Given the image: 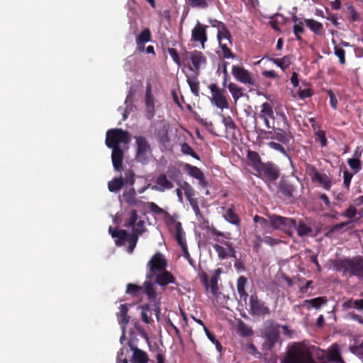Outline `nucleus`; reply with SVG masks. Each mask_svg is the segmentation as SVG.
I'll list each match as a JSON object with an SVG mask.
<instances>
[{"label":"nucleus","instance_id":"obj_30","mask_svg":"<svg viewBox=\"0 0 363 363\" xmlns=\"http://www.w3.org/2000/svg\"><path fill=\"white\" fill-rule=\"evenodd\" d=\"M168 132V126L165 124H163L160 128L155 130L156 138L160 143L166 145L170 141Z\"/></svg>","mask_w":363,"mask_h":363},{"label":"nucleus","instance_id":"obj_7","mask_svg":"<svg viewBox=\"0 0 363 363\" xmlns=\"http://www.w3.org/2000/svg\"><path fill=\"white\" fill-rule=\"evenodd\" d=\"M277 116L281 118L282 128L273 127V131H268V134L272 135V139L277 140L284 145H288L292 139V136L290 133L284 130L285 127L289 126L287 117L284 113H277Z\"/></svg>","mask_w":363,"mask_h":363},{"label":"nucleus","instance_id":"obj_52","mask_svg":"<svg viewBox=\"0 0 363 363\" xmlns=\"http://www.w3.org/2000/svg\"><path fill=\"white\" fill-rule=\"evenodd\" d=\"M347 163L354 173L358 172L362 168L361 161L358 158H350L347 160Z\"/></svg>","mask_w":363,"mask_h":363},{"label":"nucleus","instance_id":"obj_28","mask_svg":"<svg viewBox=\"0 0 363 363\" xmlns=\"http://www.w3.org/2000/svg\"><path fill=\"white\" fill-rule=\"evenodd\" d=\"M247 283V279L245 276H240L237 279V290L240 296V298L245 302L249 296L247 292L245 290V286Z\"/></svg>","mask_w":363,"mask_h":363},{"label":"nucleus","instance_id":"obj_48","mask_svg":"<svg viewBox=\"0 0 363 363\" xmlns=\"http://www.w3.org/2000/svg\"><path fill=\"white\" fill-rule=\"evenodd\" d=\"M303 22H298L297 24H294L293 26L294 33L296 39L298 41H302L301 34L304 33L305 28L303 26Z\"/></svg>","mask_w":363,"mask_h":363},{"label":"nucleus","instance_id":"obj_43","mask_svg":"<svg viewBox=\"0 0 363 363\" xmlns=\"http://www.w3.org/2000/svg\"><path fill=\"white\" fill-rule=\"evenodd\" d=\"M247 159L252 162L254 169L257 170L259 167V164H262L261 157L259 155L252 150L247 151Z\"/></svg>","mask_w":363,"mask_h":363},{"label":"nucleus","instance_id":"obj_21","mask_svg":"<svg viewBox=\"0 0 363 363\" xmlns=\"http://www.w3.org/2000/svg\"><path fill=\"white\" fill-rule=\"evenodd\" d=\"M310 175L313 182H318L327 191L330 189L332 186L331 179L326 174H320L313 166L311 167Z\"/></svg>","mask_w":363,"mask_h":363},{"label":"nucleus","instance_id":"obj_45","mask_svg":"<svg viewBox=\"0 0 363 363\" xmlns=\"http://www.w3.org/2000/svg\"><path fill=\"white\" fill-rule=\"evenodd\" d=\"M253 220L255 223L260 224L261 227L264 230L265 233H270V230L269 229V228H271V224L270 220L269 218L267 220L262 216L256 215L255 216Z\"/></svg>","mask_w":363,"mask_h":363},{"label":"nucleus","instance_id":"obj_39","mask_svg":"<svg viewBox=\"0 0 363 363\" xmlns=\"http://www.w3.org/2000/svg\"><path fill=\"white\" fill-rule=\"evenodd\" d=\"M125 293L133 297H138L143 294V286L129 283L126 286Z\"/></svg>","mask_w":363,"mask_h":363},{"label":"nucleus","instance_id":"obj_38","mask_svg":"<svg viewBox=\"0 0 363 363\" xmlns=\"http://www.w3.org/2000/svg\"><path fill=\"white\" fill-rule=\"evenodd\" d=\"M145 294L150 301L157 298V293L154 287V284L150 281H145L143 284V294Z\"/></svg>","mask_w":363,"mask_h":363},{"label":"nucleus","instance_id":"obj_64","mask_svg":"<svg viewBox=\"0 0 363 363\" xmlns=\"http://www.w3.org/2000/svg\"><path fill=\"white\" fill-rule=\"evenodd\" d=\"M357 215V209L354 206H350L345 212L342 213V216L347 218H353Z\"/></svg>","mask_w":363,"mask_h":363},{"label":"nucleus","instance_id":"obj_15","mask_svg":"<svg viewBox=\"0 0 363 363\" xmlns=\"http://www.w3.org/2000/svg\"><path fill=\"white\" fill-rule=\"evenodd\" d=\"M232 74L238 82L242 84L255 86V81L252 78V74L242 66L233 65Z\"/></svg>","mask_w":363,"mask_h":363},{"label":"nucleus","instance_id":"obj_58","mask_svg":"<svg viewBox=\"0 0 363 363\" xmlns=\"http://www.w3.org/2000/svg\"><path fill=\"white\" fill-rule=\"evenodd\" d=\"M257 238L261 242H263L265 244L271 245V246H274V245H278L279 243L281 242V240L279 239L274 238L270 237V236H265L262 239H261L260 237L258 236Z\"/></svg>","mask_w":363,"mask_h":363},{"label":"nucleus","instance_id":"obj_34","mask_svg":"<svg viewBox=\"0 0 363 363\" xmlns=\"http://www.w3.org/2000/svg\"><path fill=\"white\" fill-rule=\"evenodd\" d=\"M279 335L275 333H271L267 335L265 340L262 344V350H272L278 341Z\"/></svg>","mask_w":363,"mask_h":363},{"label":"nucleus","instance_id":"obj_63","mask_svg":"<svg viewBox=\"0 0 363 363\" xmlns=\"http://www.w3.org/2000/svg\"><path fill=\"white\" fill-rule=\"evenodd\" d=\"M192 7L206 8L208 6L206 0H188Z\"/></svg>","mask_w":363,"mask_h":363},{"label":"nucleus","instance_id":"obj_2","mask_svg":"<svg viewBox=\"0 0 363 363\" xmlns=\"http://www.w3.org/2000/svg\"><path fill=\"white\" fill-rule=\"evenodd\" d=\"M131 140L130 133L121 128H113L107 130L106 134V145L108 148H121L120 144L128 145Z\"/></svg>","mask_w":363,"mask_h":363},{"label":"nucleus","instance_id":"obj_60","mask_svg":"<svg viewBox=\"0 0 363 363\" xmlns=\"http://www.w3.org/2000/svg\"><path fill=\"white\" fill-rule=\"evenodd\" d=\"M347 13L348 15V18L352 21H357L359 20V16L354 8L352 6L347 7Z\"/></svg>","mask_w":363,"mask_h":363},{"label":"nucleus","instance_id":"obj_37","mask_svg":"<svg viewBox=\"0 0 363 363\" xmlns=\"http://www.w3.org/2000/svg\"><path fill=\"white\" fill-rule=\"evenodd\" d=\"M261 110L258 114L259 118H270L272 119L274 118V114L272 106L267 103L264 102L261 105Z\"/></svg>","mask_w":363,"mask_h":363},{"label":"nucleus","instance_id":"obj_51","mask_svg":"<svg viewBox=\"0 0 363 363\" xmlns=\"http://www.w3.org/2000/svg\"><path fill=\"white\" fill-rule=\"evenodd\" d=\"M167 175L171 180H177L179 178L181 172L177 167L169 166L167 169Z\"/></svg>","mask_w":363,"mask_h":363},{"label":"nucleus","instance_id":"obj_4","mask_svg":"<svg viewBox=\"0 0 363 363\" xmlns=\"http://www.w3.org/2000/svg\"><path fill=\"white\" fill-rule=\"evenodd\" d=\"M148 272L146 274L147 279H152L155 274L167 269V261L164 255L160 252H156L147 264Z\"/></svg>","mask_w":363,"mask_h":363},{"label":"nucleus","instance_id":"obj_9","mask_svg":"<svg viewBox=\"0 0 363 363\" xmlns=\"http://www.w3.org/2000/svg\"><path fill=\"white\" fill-rule=\"evenodd\" d=\"M256 171L265 182H274L280 175L279 167L272 162H263Z\"/></svg>","mask_w":363,"mask_h":363},{"label":"nucleus","instance_id":"obj_40","mask_svg":"<svg viewBox=\"0 0 363 363\" xmlns=\"http://www.w3.org/2000/svg\"><path fill=\"white\" fill-rule=\"evenodd\" d=\"M228 88L235 101H237L243 96L242 89L237 84L230 82L228 84Z\"/></svg>","mask_w":363,"mask_h":363},{"label":"nucleus","instance_id":"obj_49","mask_svg":"<svg viewBox=\"0 0 363 363\" xmlns=\"http://www.w3.org/2000/svg\"><path fill=\"white\" fill-rule=\"evenodd\" d=\"M238 332L242 337H249L252 335L253 332L251 328L243 322H240L238 324Z\"/></svg>","mask_w":363,"mask_h":363},{"label":"nucleus","instance_id":"obj_14","mask_svg":"<svg viewBox=\"0 0 363 363\" xmlns=\"http://www.w3.org/2000/svg\"><path fill=\"white\" fill-rule=\"evenodd\" d=\"M215 241L220 242L224 245L225 247L218 245L215 244L213 245V249L217 252L218 256L221 259H225L228 257H233L236 259V251L235 250L233 244L230 242L221 240L218 238L214 239Z\"/></svg>","mask_w":363,"mask_h":363},{"label":"nucleus","instance_id":"obj_24","mask_svg":"<svg viewBox=\"0 0 363 363\" xmlns=\"http://www.w3.org/2000/svg\"><path fill=\"white\" fill-rule=\"evenodd\" d=\"M326 357L329 362L336 363H345L341 357L340 350L339 345L337 343L333 344L328 349Z\"/></svg>","mask_w":363,"mask_h":363},{"label":"nucleus","instance_id":"obj_13","mask_svg":"<svg viewBox=\"0 0 363 363\" xmlns=\"http://www.w3.org/2000/svg\"><path fill=\"white\" fill-rule=\"evenodd\" d=\"M208 89L211 90L212 95L211 102L220 109L227 108L228 102L224 95L225 90L220 89L216 84H211Z\"/></svg>","mask_w":363,"mask_h":363},{"label":"nucleus","instance_id":"obj_17","mask_svg":"<svg viewBox=\"0 0 363 363\" xmlns=\"http://www.w3.org/2000/svg\"><path fill=\"white\" fill-rule=\"evenodd\" d=\"M185 55H189L195 69V74H199V70L202 65L206 64V57L201 51H185Z\"/></svg>","mask_w":363,"mask_h":363},{"label":"nucleus","instance_id":"obj_42","mask_svg":"<svg viewBox=\"0 0 363 363\" xmlns=\"http://www.w3.org/2000/svg\"><path fill=\"white\" fill-rule=\"evenodd\" d=\"M124 184V179L122 177L114 178L108 182V188L111 192H117L120 191Z\"/></svg>","mask_w":363,"mask_h":363},{"label":"nucleus","instance_id":"obj_59","mask_svg":"<svg viewBox=\"0 0 363 363\" xmlns=\"http://www.w3.org/2000/svg\"><path fill=\"white\" fill-rule=\"evenodd\" d=\"M133 228V233H137L138 236L141 235L145 230V222L142 220L137 221Z\"/></svg>","mask_w":363,"mask_h":363},{"label":"nucleus","instance_id":"obj_62","mask_svg":"<svg viewBox=\"0 0 363 363\" xmlns=\"http://www.w3.org/2000/svg\"><path fill=\"white\" fill-rule=\"evenodd\" d=\"M223 123L224 124L226 128L230 130H234L237 128L235 123L230 116L223 117Z\"/></svg>","mask_w":363,"mask_h":363},{"label":"nucleus","instance_id":"obj_41","mask_svg":"<svg viewBox=\"0 0 363 363\" xmlns=\"http://www.w3.org/2000/svg\"><path fill=\"white\" fill-rule=\"evenodd\" d=\"M123 196L125 202L131 206L136 205L138 200L136 198V193L133 187L125 191L123 194Z\"/></svg>","mask_w":363,"mask_h":363},{"label":"nucleus","instance_id":"obj_8","mask_svg":"<svg viewBox=\"0 0 363 363\" xmlns=\"http://www.w3.org/2000/svg\"><path fill=\"white\" fill-rule=\"evenodd\" d=\"M137 145L135 158L138 162L143 164L147 163L150 155L152 154V149L147 140L143 136H135Z\"/></svg>","mask_w":363,"mask_h":363},{"label":"nucleus","instance_id":"obj_57","mask_svg":"<svg viewBox=\"0 0 363 363\" xmlns=\"http://www.w3.org/2000/svg\"><path fill=\"white\" fill-rule=\"evenodd\" d=\"M167 52L169 55L172 58L173 61L179 66H181V60L179 57V55L177 52V50L175 48H169L167 49Z\"/></svg>","mask_w":363,"mask_h":363},{"label":"nucleus","instance_id":"obj_50","mask_svg":"<svg viewBox=\"0 0 363 363\" xmlns=\"http://www.w3.org/2000/svg\"><path fill=\"white\" fill-rule=\"evenodd\" d=\"M138 216L137 211L135 209L131 210L128 220L125 222L124 226L126 228L133 227L137 222Z\"/></svg>","mask_w":363,"mask_h":363},{"label":"nucleus","instance_id":"obj_56","mask_svg":"<svg viewBox=\"0 0 363 363\" xmlns=\"http://www.w3.org/2000/svg\"><path fill=\"white\" fill-rule=\"evenodd\" d=\"M148 206H149V208L151 212H152L153 213L155 214H157V215H162V214H166L167 216H169V214L166 212L164 210H163L162 208H160V206H158L154 202H150L148 203Z\"/></svg>","mask_w":363,"mask_h":363},{"label":"nucleus","instance_id":"obj_36","mask_svg":"<svg viewBox=\"0 0 363 363\" xmlns=\"http://www.w3.org/2000/svg\"><path fill=\"white\" fill-rule=\"evenodd\" d=\"M128 305L127 303L120 306V311L117 313L119 323L123 325V328L129 323L130 317L128 315Z\"/></svg>","mask_w":363,"mask_h":363},{"label":"nucleus","instance_id":"obj_54","mask_svg":"<svg viewBox=\"0 0 363 363\" xmlns=\"http://www.w3.org/2000/svg\"><path fill=\"white\" fill-rule=\"evenodd\" d=\"M315 140L320 143L321 147H325L328 144V140L325 136V132L322 130H318L315 133Z\"/></svg>","mask_w":363,"mask_h":363},{"label":"nucleus","instance_id":"obj_25","mask_svg":"<svg viewBox=\"0 0 363 363\" xmlns=\"http://www.w3.org/2000/svg\"><path fill=\"white\" fill-rule=\"evenodd\" d=\"M221 273V268L216 269L213 272V274L211 278L209 283V289H211V292L213 294V296L216 298H218L219 294H220V293L219 292L218 282Z\"/></svg>","mask_w":363,"mask_h":363},{"label":"nucleus","instance_id":"obj_12","mask_svg":"<svg viewBox=\"0 0 363 363\" xmlns=\"http://www.w3.org/2000/svg\"><path fill=\"white\" fill-rule=\"evenodd\" d=\"M155 283L159 285L163 290L166 289L168 284H175L176 286H171L169 289L179 291V284L177 281L174 276L169 271L165 269L164 271H162L155 274L154 276Z\"/></svg>","mask_w":363,"mask_h":363},{"label":"nucleus","instance_id":"obj_5","mask_svg":"<svg viewBox=\"0 0 363 363\" xmlns=\"http://www.w3.org/2000/svg\"><path fill=\"white\" fill-rule=\"evenodd\" d=\"M309 354L301 345L296 344L288 349L280 363H306Z\"/></svg>","mask_w":363,"mask_h":363},{"label":"nucleus","instance_id":"obj_53","mask_svg":"<svg viewBox=\"0 0 363 363\" xmlns=\"http://www.w3.org/2000/svg\"><path fill=\"white\" fill-rule=\"evenodd\" d=\"M138 240V237L137 233H131L129 240H128V252L129 253H132L136 246L137 242Z\"/></svg>","mask_w":363,"mask_h":363},{"label":"nucleus","instance_id":"obj_29","mask_svg":"<svg viewBox=\"0 0 363 363\" xmlns=\"http://www.w3.org/2000/svg\"><path fill=\"white\" fill-rule=\"evenodd\" d=\"M267 59L269 61L272 62L277 66L280 67L283 71H285L291 65V56L285 55L281 58H274L268 56H264L262 59Z\"/></svg>","mask_w":363,"mask_h":363},{"label":"nucleus","instance_id":"obj_35","mask_svg":"<svg viewBox=\"0 0 363 363\" xmlns=\"http://www.w3.org/2000/svg\"><path fill=\"white\" fill-rule=\"evenodd\" d=\"M304 22L315 35H321L323 34V26L321 23L313 19H305Z\"/></svg>","mask_w":363,"mask_h":363},{"label":"nucleus","instance_id":"obj_11","mask_svg":"<svg viewBox=\"0 0 363 363\" xmlns=\"http://www.w3.org/2000/svg\"><path fill=\"white\" fill-rule=\"evenodd\" d=\"M249 306L250 313L253 316L264 317L269 315L271 313L269 308L258 298L256 294L250 296Z\"/></svg>","mask_w":363,"mask_h":363},{"label":"nucleus","instance_id":"obj_32","mask_svg":"<svg viewBox=\"0 0 363 363\" xmlns=\"http://www.w3.org/2000/svg\"><path fill=\"white\" fill-rule=\"evenodd\" d=\"M292 228L296 229L298 235L301 237L310 235L313 232L311 227L302 220H299L298 223L296 221V226Z\"/></svg>","mask_w":363,"mask_h":363},{"label":"nucleus","instance_id":"obj_23","mask_svg":"<svg viewBox=\"0 0 363 363\" xmlns=\"http://www.w3.org/2000/svg\"><path fill=\"white\" fill-rule=\"evenodd\" d=\"M123 157L124 152L121 148L112 149L111 160L116 171L121 172L122 170Z\"/></svg>","mask_w":363,"mask_h":363},{"label":"nucleus","instance_id":"obj_44","mask_svg":"<svg viewBox=\"0 0 363 363\" xmlns=\"http://www.w3.org/2000/svg\"><path fill=\"white\" fill-rule=\"evenodd\" d=\"M150 41H151V32L149 28L143 29L136 38L137 44H145Z\"/></svg>","mask_w":363,"mask_h":363},{"label":"nucleus","instance_id":"obj_47","mask_svg":"<svg viewBox=\"0 0 363 363\" xmlns=\"http://www.w3.org/2000/svg\"><path fill=\"white\" fill-rule=\"evenodd\" d=\"M181 187L184 190L185 196L187 199L188 201H190L191 199H195V191L194 188L187 182H184Z\"/></svg>","mask_w":363,"mask_h":363},{"label":"nucleus","instance_id":"obj_6","mask_svg":"<svg viewBox=\"0 0 363 363\" xmlns=\"http://www.w3.org/2000/svg\"><path fill=\"white\" fill-rule=\"evenodd\" d=\"M166 222L169 231L173 235L178 245L181 247L182 250L187 253V244L184 237V232L182 229V223L177 221L170 215L168 216Z\"/></svg>","mask_w":363,"mask_h":363},{"label":"nucleus","instance_id":"obj_27","mask_svg":"<svg viewBox=\"0 0 363 363\" xmlns=\"http://www.w3.org/2000/svg\"><path fill=\"white\" fill-rule=\"evenodd\" d=\"M328 298L326 296H319L311 299H306L303 301V306L308 305L307 309L310 310L311 308L315 309H320L323 305L326 304Z\"/></svg>","mask_w":363,"mask_h":363},{"label":"nucleus","instance_id":"obj_1","mask_svg":"<svg viewBox=\"0 0 363 363\" xmlns=\"http://www.w3.org/2000/svg\"><path fill=\"white\" fill-rule=\"evenodd\" d=\"M334 268L343 275L355 276L363 279V257L339 259L334 263Z\"/></svg>","mask_w":363,"mask_h":363},{"label":"nucleus","instance_id":"obj_16","mask_svg":"<svg viewBox=\"0 0 363 363\" xmlns=\"http://www.w3.org/2000/svg\"><path fill=\"white\" fill-rule=\"evenodd\" d=\"M128 345L130 350L133 351L131 362L133 363H148L149 357L145 351L139 349L135 343L133 339L130 338L128 341Z\"/></svg>","mask_w":363,"mask_h":363},{"label":"nucleus","instance_id":"obj_55","mask_svg":"<svg viewBox=\"0 0 363 363\" xmlns=\"http://www.w3.org/2000/svg\"><path fill=\"white\" fill-rule=\"evenodd\" d=\"M334 51L335 55L339 58L340 63L344 65L345 63V50L336 45L334 48Z\"/></svg>","mask_w":363,"mask_h":363},{"label":"nucleus","instance_id":"obj_61","mask_svg":"<svg viewBox=\"0 0 363 363\" xmlns=\"http://www.w3.org/2000/svg\"><path fill=\"white\" fill-rule=\"evenodd\" d=\"M267 145L270 148H272L274 150H277V151L282 153L284 155H286V151L285 148L280 143L272 141V142L268 143Z\"/></svg>","mask_w":363,"mask_h":363},{"label":"nucleus","instance_id":"obj_46","mask_svg":"<svg viewBox=\"0 0 363 363\" xmlns=\"http://www.w3.org/2000/svg\"><path fill=\"white\" fill-rule=\"evenodd\" d=\"M181 152L186 155H190L192 157L200 160V157L195 152L194 149L186 143H183L181 145Z\"/></svg>","mask_w":363,"mask_h":363},{"label":"nucleus","instance_id":"obj_20","mask_svg":"<svg viewBox=\"0 0 363 363\" xmlns=\"http://www.w3.org/2000/svg\"><path fill=\"white\" fill-rule=\"evenodd\" d=\"M184 169L191 177L199 180L200 186L203 188L207 186L208 183L205 179L204 174L199 167L186 163L184 165Z\"/></svg>","mask_w":363,"mask_h":363},{"label":"nucleus","instance_id":"obj_19","mask_svg":"<svg viewBox=\"0 0 363 363\" xmlns=\"http://www.w3.org/2000/svg\"><path fill=\"white\" fill-rule=\"evenodd\" d=\"M206 26L197 23L196 26L191 31V40L194 42H199L203 49L205 43L207 41Z\"/></svg>","mask_w":363,"mask_h":363},{"label":"nucleus","instance_id":"obj_33","mask_svg":"<svg viewBox=\"0 0 363 363\" xmlns=\"http://www.w3.org/2000/svg\"><path fill=\"white\" fill-rule=\"evenodd\" d=\"M199 74H194L191 76H186V82L190 87L191 91L194 96H199V81L198 79Z\"/></svg>","mask_w":363,"mask_h":363},{"label":"nucleus","instance_id":"obj_10","mask_svg":"<svg viewBox=\"0 0 363 363\" xmlns=\"http://www.w3.org/2000/svg\"><path fill=\"white\" fill-rule=\"evenodd\" d=\"M267 216L270 220L271 228L274 230L287 231L296 226V220L294 218L270 213H267Z\"/></svg>","mask_w":363,"mask_h":363},{"label":"nucleus","instance_id":"obj_22","mask_svg":"<svg viewBox=\"0 0 363 363\" xmlns=\"http://www.w3.org/2000/svg\"><path fill=\"white\" fill-rule=\"evenodd\" d=\"M108 232L112 238L116 239L115 243L117 246L124 245L130 237V234H128L125 230H118L117 228L109 227Z\"/></svg>","mask_w":363,"mask_h":363},{"label":"nucleus","instance_id":"obj_18","mask_svg":"<svg viewBox=\"0 0 363 363\" xmlns=\"http://www.w3.org/2000/svg\"><path fill=\"white\" fill-rule=\"evenodd\" d=\"M174 187V184L171 179H168L167 175L162 173L160 174L155 179V185H153L151 189L155 191L163 192L165 190L172 189Z\"/></svg>","mask_w":363,"mask_h":363},{"label":"nucleus","instance_id":"obj_31","mask_svg":"<svg viewBox=\"0 0 363 363\" xmlns=\"http://www.w3.org/2000/svg\"><path fill=\"white\" fill-rule=\"evenodd\" d=\"M223 217L227 221L233 225H238L240 224V218L235 213V207L233 204L226 210Z\"/></svg>","mask_w":363,"mask_h":363},{"label":"nucleus","instance_id":"obj_3","mask_svg":"<svg viewBox=\"0 0 363 363\" xmlns=\"http://www.w3.org/2000/svg\"><path fill=\"white\" fill-rule=\"evenodd\" d=\"M217 38L219 42V47L222 51L223 58H235V55L232 52L229 45H232V36L225 24H220Z\"/></svg>","mask_w":363,"mask_h":363},{"label":"nucleus","instance_id":"obj_26","mask_svg":"<svg viewBox=\"0 0 363 363\" xmlns=\"http://www.w3.org/2000/svg\"><path fill=\"white\" fill-rule=\"evenodd\" d=\"M279 191L286 197H294L296 192V187L289 181L286 179H281L279 182Z\"/></svg>","mask_w":363,"mask_h":363}]
</instances>
